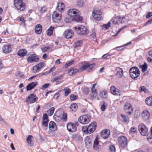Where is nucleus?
I'll return each mask as SVG.
<instances>
[{
    "label": "nucleus",
    "instance_id": "1",
    "mask_svg": "<svg viewBox=\"0 0 152 152\" xmlns=\"http://www.w3.org/2000/svg\"><path fill=\"white\" fill-rule=\"evenodd\" d=\"M13 4L17 10L20 11H24L26 7V4L23 0H14Z\"/></svg>",
    "mask_w": 152,
    "mask_h": 152
},
{
    "label": "nucleus",
    "instance_id": "2",
    "mask_svg": "<svg viewBox=\"0 0 152 152\" xmlns=\"http://www.w3.org/2000/svg\"><path fill=\"white\" fill-rule=\"evenodd\" d=\"M125 17L124 16H115L110 21L113 24H119L125 22Z\"/></svg>",
    "mask_w": 152,
    "mask_h": 152
},
{
    "label": "nucleus",
    "instance_id": "3",
    "mask_svg": "<svg viewBox=\"0 0 152 152\" xmlns=\"http://www.w3.org/2000/svg\"><path fill=\"white\" fill-rule=\"evenodd\" d=\"M129 72L130 77L133 79L138 77L140 75V70L137 67L135 66L131 68Z\"/></svg>",
    "mask_w": 152,
    "mask_h": 152
},
{
    "label": "nucleus",
    "instance_id": "4",
    "mask_svg": "<svg viewBox=\"0 0 152 152\" xmlns=\"http://www.w3.org/2000/svg\"><path fill=\"white\" fill-rule=\"evenodd\" d=\"M124 110L128 116H131L134 112V109L132 105L128 102L126 103L124 105Z\"/></svg>",
    "mask_w": 152,
    "mask_h": 152
},
{
    "label": "nucleus",
    "instance_id": "5",
    "mask_svg": "<svg viewBox=\"0 0 152 152\" xmlns=\"http://www.w3.org/2000/svg\"><path fill=\"white\" fill-rule=\"evenodd\" d=\"M75 28L76 32L80 35H86L88 33V31L87 28L85 26H83L75 27Z\"/></svg>",
    "mask_w": 152,
    "mask_h": 152
},
{
    "label": "nucleus",
    "instance_id": "6",
    "mask_svg": "<svg viewBox=\"0 0 152 152\" xmlns=\"http://www.w3.org/2000/svg\"><path fill=\"white\" fill-rule=\"evenodd\" d=\"M118 142L119 146L122 148L126 147L127 145V139L124 136H121L118 139Z\"/></svg>",
    "mask_w": 152,
    "mask_h": 152
},
{
    "label": "nucleus",
    "instance_id": "7",
    "mask_svg": "<svg viewBox=\"0 0 152 152\" xmlns=\"http://www.w3.org/2000/svg\"><path fill=\"white\" fill-rule=\"evenodd\" d=\"M78 123L75 122L74 123L69 122L67 124V127L68 130L72 132H74L77 130V126H78Z\"/></svg>",
    "mask_w": 152,
    "mask_h": 152
},
{
    "label": "nucleus",
    "instance_id": "8",
    "mask_svg": "<svg viewBox=\"0 0 152 152\" xmlns=\"http://www.w3.org/2000/svg\"><path fill=\"white\" fill-rule=\"evenodd\" d=\"M27 60L28 63H33L38 61L39 58L35 54H28L27 55Z\"/></svg>",
    "mask_w": 152,
    "mask_h": 152
},
{
    "label": "nucleus",
    "instance_id": "9",
    "mask_svg": "<svg viewBox=\"0 0 152 152\" xmlns=\"http://www.w3.org/2000/svg\"><path fill=\"white\" fill-rule=\"evenodd\" d=\"M91 119V117L88 115H84L79 118L78 120L79 122L83 124H88Z\"/></svg>",
    "mask_w": 152,
    "mask_h": 152
},
{
    "label": "nucleus",
    "instance_id": "10",
    "mask_svg": "<svg viewBox=\"0 0 152 152\" xmlns=\"http://www.w3.org/2000/svg\"><path fill=\"white\" fill-rule=\"evenodd\" d=\"M53 21L56 23H59L62 18V14L61 13H58L56 11L53 12L52 15Z\"/></svg>",
    "mask_w": 152,
    "mask_h": 152
},
{
    "label": "nucleus",
    "instance_id": "11",
    "mask_svg": "<svg viewBox=\"0 0 152 152\" xmlns=\"http://www.w3.org/2000/svg\"><path fill=\"white\" fill-rule=\"evenodd\" d=\"M95 65V64L94 63L90 64L89 63H87L83 64L81 67L79 68V70L80 72L86 69H87L88 72H90L92 71L93 68L94 67Z\"/></svg>",
    "mask_w": 152,
    "mask_h": 152
},
{
    "label": "nucleus",
    "instance_id": "12",
    "mask_svg": "<svg viewBox=\"0 0 152 152\" xmlns=\"http://www.w3.org/2000/svg\"><path fill=\"white\" fill-rule=\"evenodd\" d=\"M67 14L69 16L73 18L78 17L80 14V12L75 9L69 10L67 12Z\"/></svg>",
    "mask_w": 152,
    "mask_h": 152
},
{
    "label": "nucleus",
    "instance_id": "13",
    "mask_svg": "<svg viewBox=\"0 0 152 152\" xmlns=\"http://www.w3.org/2000/svg\"><path fill=\"white\" fill-rule=\"evenodd\" d=\"M92 15L94 18L97 20H99L102 19V12L100 10H96V9L93 10Z\"/></svg>",
    "mask_w": 152,
    "mask_h": 152
},
{
    "label": "nucleus",
    "instance_id": "14",
    "mask_svg": "<svg viewBox=\"0 0 152 152\" xmlns=\"http://www.w3.org/2000/svg\"><path fill=\"white\" fill-rule=\"evenodd\" d=\"M38 98L34 94H30L27 98H26V102H28L30 104L34 103L38 100Z\"/></svg>",
    "mask_w": 152,
    "mask_h": 152
},
{
    "label": "nucleus",
    "instance_id": "15",
    "mask_svg": "<svg viewBox=\"0 0 152 152\" xmlns=\"http://www.w3.org/2000/svg\"><path fill=\"white\" fill-rule=\"evenodd\" d=\"M139 131L142 135L145 136L148 134V129L144 124H141L139 125Z\"/></svg>",
    "mask_w": 152,
    "mask_h": 152
},
{
    "label": "nucleus",
    "instance_id": "16",
    "mask_svg": "<svg viewBox=\"0 0 152 152\" xmlns=\"http://www.w3.org/2000/svg\"><path fill=\"white\" fill-rule=\"evenodd\" d=\"M3 52L7 54L10 53L12 50V48L10 44H6L4 45L2 47Z\"/></svg>",
    "mask_w": 152,
    "mask_h": 152
},
{
    "label": "nucleus",
    "instance_id": "17",
    "mask_svg": "<svg viewBox=\"0 0 152 152\" xmlns=\"http://www.w3.org/2000/svg\"><path fill=\"white\" fill-rule=\"evenodd\" d=\"M97 126V124L96 122H93L91 123L88 126L89 134L93 133L96 129Z\"/></svg>",
    "mask_w": 152,
    "mask_h": 152
},
{
    "label": "nucleus",
    "instance_id": "18",
    "mask_svg": "<svg viewBox=\"0 0 152 152\" xmlns=\"http://www.w3.org/2000/svg\"><path fill=\"white\" fill-rule=\"evenodd\" d=\"M44 66V63L42 62L39 63L38 64L33 67L32 71L34 73L38 72Z\"/></svg>",
    "mask_w": 152,
    "mask_h": 152
},
{
    "label": "nucleus",
    "instance_id": "19",
    "mask_svg": "<svg viewBox=\"0 0 152 152\" xmlns=\"http://www.w3.org/2000/svg\"><path fill=\"white\" fill-rule=\"evenodd\" d=\"M49 120L47 114L45 113L43 115L42 125L43 126L46 127L48 126Z\"/></svg>",
    "mask_w": 152,
    "mask_h": 152
},
{
    "label": "nucleus",
    "instance_id": "20",
    "mask_svg": "<svg viewBox=\"0 0 152 152\" xmlns=\"http://www.w3.org/2000/svg\"><path fill=\"white\" fill-rule=\"evenodd\" d=\"M110 134V131L107 129H105L102 131L101 137L103 139H107L109 137Z\"/></svg>",
    "mask_w": 152,
    "mask_h": 152
},
{
    "label": "nucleus",
    "instance_id": "21",
    "mask_svg": "<svg viewBox=\"0 0 152 152\" xmlns=\"http://www.w3.org/2000/svg\"><path fill=\"white\" fill-rule=\"evenodd\" d=\"M74 35V32L72 30H67L64 33V36L66 38L70 39Z\"/></svg>",
    "mask_w": 152,
    "mask_h": 152
},
{
    "label": "nucleus",
    "instance_id": "22",
    "mask_svg": "<svg viewBox=\"0 0 152 152\" xmlns=\"http://www.w3.org/2000/svg\"><path fill=\"white\" fill-rule=\"evenodd\" d=\"M141 116L143 120L145 121L149 119L150 117L149 112L147 110H145L142 112Z\"/></svg>",
    "mask_w": 152,
    "mask_h": 152
},
{
    "label": "nucleus",
    "instance_id": "23",
    "mask_svg": "<svg viewBox=\"0 0 152 152\" xmlns=\"http://www.w3.org/2000/svg\"><path fill=\"white\" fill-rule=\"evenodd\" d=\"M116 73L115 75L118 78H121L124 75L123 71L122 69L119 67H117L115 69Z\"/></svg>",
    "mask_w": 152,
    "mask_h": 152
},
{
    "label": "nucleus",
    "instance_id": "24",
    "mask_svg": "<svg viewBox=\"0 0 152 152\" xmlns=\"http://www.w3.org/2000/svg\"><path fill=\"white\" fill-rule=\"evenodd\" d=\"M79 69H74L73 67L70 68L68 71L69 75L72 76L75 75L77 73L79 72Z\"/></svg>",
    "mask_w": 152,
    "mask_h": 152
},
{
    "label": "nucleus",
    "instance_id": "25",
    "mask_svg": "<svg viewBox=\"0 0 152 152\" xmlns=\"http://www.w3.org/2000/svg\"><path fill=\"white\" fill-rule=\"evenodd\" d=\"M49 128L52 131H55L57 129V127L56 123L53 121H50L49 125Z\"/></svg>",
    "mask_w": 152,
    "mask_h": 152
},
{
    "label": "nucleus",
    "instance_id": "26",
    "mask_svg": "<svg viewBox=\"0 0 152 152\" xmlns=\"http://www.w3.org/2000/svg\"><path fill=\"white\" fill-rule=\"evenodd\" d=\"M34 31L37 34H40L42 31V26L40 24H37L35 26Z\"/></svg>",
    "mask_w": 152,
    "mask_h": 152
},
{
    "label": "nucleus",
    "instance_id": "27",
    "mask_svg": "<svg viewBox=\"0 0 152 152\" xmlns=\"http://www.w3.org/2000/svg\"><path fill=\"white\" fill-rule=\"evenodd\" d=\"M34 137L31 135H28L26 138V141L28 145L30 146H33L34 144Z\"/></svg>",
    "mask_w": 152,
    "mask_h": 152
},
{
    "label": "nucleus",
    "instance_id": "28",
    "mask_svg": "<svg viewBox=\"0 0 152 152\" xmlns=\"http://www.w3.org/2000/svg\"><path fill=\"white\" fill-rule=\"evenodd\" d=\"M38 82L37 81L32 82L28 84L26 86V90L29 91L34 88L37 84Z\"/></svg>",
    "mask_w": 152,
    "mask_h": 152
},
{
    "label": "nucleus",
    "instance_id": "29",
    "mask_svg": "<svg viewBox=\"0 0 152 152\" xmlns=\"http://www.w3.org/2000/svg\"><path fill=\"white\" fill-rule=\"evenodd\" d=\"M65 8V5L64 4L61 2H58L57 4V6L56 7V9L62 12L64 10Z\"/></svg>",
    "mask_w": 152,
    "mask_h": 152
},
{
    "label": "nucleus",
    "instance_id": "30",
    "mask_svg": "<svg viewBox=\"0 0 152 152\" xmlns=\"http://www.w3.org/2000/svg\"><path fill=\"white\" fill-rule=\"evenodd\" d=\"M27 53V50L25 49H20L17 52L18 55L21 57H24L26 55Z\"/></svg>",
    "mask_w": 152,
    "mask_h": 152
},
{
    "label": "nucleus",
    "instance_id": "31",
    "mask_svg": "<svg viewBox=\"0 0 152 152\" xmlns=\"http://www.w3.org/2000/svg\"><path fill=\"white\" fill-rule=\"evenodd\" d=\"M110 91L112 94L115 95H119L120 91L117 90L116 88L114 86H112L110 88Z\"/></svg>",
    "mask_w": 152,
    "mask_h": 152
},
{
    "label": "nucleus",
    "instance_id": "32",
    "mask_svg": "<svg viewBox=\"0 0 152 152\" xmlns=\"http://www.w3.org/2000/svg\"><path fill=\"white\" fill-rule=\"evenodd\" d=\"M53 118L55 121H60L62 120V115H60L58 112H56L53 116Z\"/></svg>",
    "mask_w": 152,
    "mask_h": 152
},
{
    "label": "nucleus",
    "instance_id": "33",
    "mask_svg": "<svg viewBox=\"0 0 152 152\" xmlns=\"http://www.w3.org/2000/svg\"><path fill=\"white\" fill-rule=\"evenodd\" d=\"M121 116L122 119V122L124 123H127L129 122V118L131 116H128L127 115L126 116L124 114H121Z\"/></svg>",
    "mask_w": 152,
    "mask_h": 152
},
{
    "label": "nucleus",
    "instance_id": "34",
    "mask_svg": "<svg viewBox=\"0 0 152 152\" xmlns=\"http://www.w3.org/2000/svg\"><path fill=\"white\" fill-rule=\"evenodd\" d=\"M85 145L86 146H90L91 145V140L89 136H87L85 138Z\"/></svg>",
    "mask_w": 152,
    "mask_h": 152
},
{
    "label": "nucleus",
    "instance_id": "35",
    "mask_svg": "<svg viewBox=\"0 0 152 152\" xmlns=\"http://www.w3.org/2000/svg\"><path fill=\"white\" fill-rule=\"evenodd\" d=\"M99 96L102 99H106L107 97V94L105 91L102 90L100 92Z\"/></svg>",
    "mask_w": 152,
    "mask_h": 152
},
{
    "label": "nucleus",
    "instance_id": "36",
    "mask_svg": "<svg viewBox=\"0 0 152 152\" xmlns=\"http://www.w3.org/2000/svg\"><path fill=\"white\" fill-rule=\"evenodd\" d=\"M96 83L94 84L93 86L92 87V88L91 89V91L92 93L93 94V95H91V97L92 99L94 98V95H96L97 94V91L96 89H95V86H96Z\"/></svg>",
    "mask_w": 152,
    "mask_h": 152
},
{
    "label": "nucleus",
    "instance_id": "37",
    "mask_svg": "<svg viewBox=\"0 0 152 152\" xmlns=\"http://www.w3.org/2000/svg\"><path fill=\"white\" fill-rule=\"evenodd\" d=\"M99 142L97 138H96L94 142L93 148L95 150H97L99 149Z\"/></svg>",
    "mask_w": 152,
    "mask_h": 152
},
{
    "label": "nucleus",
    "instance_id": "38",
    "mask_svg": "<svg viewBox=\"0 0 152 152\" xmlns=\"http://www.w3.org/2000/svg\"><path fill=\"white\" fill-rule=\"evenodd\" d=\"M146 104L150 106H152V96H150L147 98L145 100Z\"/></svg>",
    "mask_w": 152,
    "mask_h": 152
},
{
    "label": "nucleus",
    "instance_id": "39",
    "mask_svg": "<svg viewBox=\"0 0 152 152\" xmlns=\"http://www.w3.org/2000/svg\"><path fill=\"white\" fill-rule=\"evenodd\" d=\"M55 27L50 26L47 31V34L48 35L51 36L53 34V31Z\"/></svg>",
    "mask_w": 152,
    "mask_h": 152
},
{
    "label": "nucleus",
    "instance_id": "40",
    "mask_svg": "<svg viewBox=\"0 0 152 152\" xmlns=\"http://www.w3.org/2000/svg\"><path fill=\"white\" fill-rule=\"evenodd\" d=\"M51 48V46H47V47L43 46L41 48V49L42 52H45L50 50Z\"/></svg>",
    "mask_w": 152,
    "mask_h": 152
},
{
    "label": "nucleus",
    "instance_id": "41",
    "mask_svg": "<svg viewBox=\"0 0 152 152\" xmlns=\"http://www.w3.org/2000/svg\"><path fill=\"white\" fill-rule=\"evenodd\" d=\"M63 90L64 91V95L66 96H68L71 92V90L67 87H65Z\"/></svg>",
    "mask_w": 152,
    "mask_h": 152
},
{
    "label": "nucleus",
    "instance_id": "42",
    "mask_svg": "<svg viewBox=\"0 0 152 152\" xmlns=\"http://www.w3.org/2000/svg\"><path fill=\"white\" fill-rule=\"evenodd\" d=\"M77 105L75 103L72 104L70 106V108L73 111H75L77 108Z\"/></svg>",
    "mask_w": 152,
    "mask_h": 152
},
{
    "label": "nucleus",
    "instance_id": "43",
    "mask_svg": "<svg viewBox=\"0 0 152 152\" xmlns=\"http://www.w3.org/2000/svg\"><path fill=\"white\" fill-rule=\"evenodd\" d=\"M55 110V108L54 107H52L49 110H48L47 111V113L48 114V115L49 116H51L52 115H53V114L54 113V111Z\"/></svg>",
    "mask_w": 152,
    "mask_h": 152
},
{
    "label": "nucleus",
    "instance_id": "44",
    "mask_svg": "<svg viewBox=\"0 0 152 152\" xmlns=\"http://www.w3.org/2000/svg\"><path fill=\"white\" fill-rule=\"evenodd\" d=\"M139 91L140 92H144L145 93H147L148 92V91L146 88L144 86H142L139 88Z\"/></svg>",
    "mask_w": 152,
    "mask_h": 152
},
{
    "label": "nucleus",
    "instance_id": "45",
    "mask_svg": "<svg viewBox=\"0 0 152 152\" xmlns=\"http://www.w3.org/2000/svg\"><path fill=\"white\" fill-rule=\"evenodd\" d=\"M140 67L142 68V72H144L147 70L148 66L146 63H145L144 64L140 65Z\"/></svg>",
    "mask_w": 152,
    "mask_h": 152
},
{
    "label": "nucleus",
    "instance_id": "46",
    "mask_svg": "<svg viewBox=\"0 0 152 152\" xmlns=\"http://www.w3.org/2000/svg\"><path fill=\"white\" fill-rule=\"evenodd\" d=\"M82 130L83 132L86 134H89V132H88V126L87 127L86 126H83L82 128Z\"/></svg>",
    "mask_w": 152,
    "mask_h": 152
},
{
    "label": "nucleus",
    "instance_id": "47",
    "mask_svg": "<svg viewBox=\"0 0 152 152\" xmlns=\"http://www.w3.org/2000/svg\"><path fill=\"white\" fill-rule=\"evenodd\" d=\"M75 61L74 60L69 61L67 63H66L64 65L65 68H67L68 67L70 66L74 63Z\"/></svg>",
    "mask_w": 152,
    "mask_h": 152
},
{
    "label": "nucleus",
    "instance_id": "48",
    "mask_svg": "<svg viewBox=\"0 0 152 152\" xmlns=\"http://www.w3.org/2000/svg\"><path fill=\"white\" fill-rule=\"evenodd\" d=\"M76 4L79 7H82L84 4V2L82 0H77Z\"/></svg>",
    "mask_w": 152,
    "mask_h": 152
},
{
    "label": "nucleus",
    "instance_id": "49",
    "mask_svg": "<svg viewBox=\"0 0 152 152\" xmlns=\"http://www.w3.org/2000/svg\"><path fill=\"white\" fill-rule=\"evenodd\" d=\"M107 104L104 102H102V104L101 105V110L102 111H104L106 109V107L107 106Z\"/></svg>",
    "mask_w": 152,
    "mask_h": 152
},
{
    "label": "nucleus",
    "instance_id": "50",
    "mask_svg": "<svg viewBox=\"0 0 152 152\" xmlns=\"http://www.w3.org/2000/svg\"><path fill=\"white\" fill-rule=\"evenodd\" d=\"M90 89L87 87H84L83 90V93L85 94H88L89 92Z\"/></svg>",
    "mask_w": 152,
    "mask_h": 152
},
{
    "label": "nucleus",
    "instance_id": "51",
    "mask_svg": "<svg viewBox=\"0 0 152 152\" xmlns=\"http://www.w3.org/2000/svg\"><path fill=\"white\" fill-rule=\"evenodd\" d=\"M82 43V42L81 40L77 41L74 43V45L75 47H77L80 46Z\"/></svg>",
    "mask_w": 152,
    "mask_h": 152
},
{
    "label": "nucleus",
    "instance_id": "52",
    "mask_svg": "<svg viewBox=\"0 0 152 152\" xmlns=\"http://www.w3.org/2000/svg\"><path fill=\"white\" fill-rule=\"evenodd\" d=\"M50 85L49 83H45L42 86L41 88L42 90H44L48 88Z\"/></svg>",
    "mask_w": 152,
    "mask_h": 152
},
{
    "label": "nucleus",
    "instance_id": "53",
    "mask_svg": "<svg viewBox=\"0 0 152 152\" xmlns=\"http://www.w3.org/2000/svg\"><path fill=\"white\" fill-rule=\"evenodd\" d=\"M67 119V115L66 113H64L62 115V120L64 121H66Z\"/></svg>",
    "mask_w": 152,
    "mask_h": 152
},
{
    "label": "nucleus",
    "instance_id": "54",
    "mask_svg": "<svg viewBox=\"0 0 152 152\" xmlns=\"http://www.w3.org/2000/svg\"><path fill=\"white\" fill-rule=\"evenodd\" d=\"M123 47L124 46H121L119 47H116L115 48H114L113 49H115L117 50L120 51L124 49Z\"/></svg>",
    "mask_w": 152,
    "mask_h": 152
},
{
    "label": "nucleus",
    "instance_id": "55",
    "mask_svg": "<svg viewBox=\"0 0 152 152\" xmlns=\"http://www.w3.org/2000/svg\"><path fill=\"white\" fill-rule=\"evenodd\" d=\"M110 25L111 23L109 22L107 24L103 25V27L107 29H108V28L110 27Z\"/></svg>",
    "mask_w": 152,
    "mask_h": 152
},
{
    "label": "nucleus",
    "instance_id": "56",
    "mask_svg": "<svg viewBox=\"0 0 152 152\" xmlns=\"http://www.w3.org/2000/svg\"><path fill=\"white\" fill-rule=\"evenodd\" d=\"M137 129L134 127H132L130 129V133H133L136 132Z\"/></svg>",
    "mask_w": 152,
    "mask_h": 152
},
{
    "label": "nucleus",
    "instance_id": "57",
    "mask_svg": "<svg viewBox=\"0 0 152 152\" xmlns=\"http://www.w3.org/2000/svg\"><path fill=\"white\" fill-rule=\"evenodd\" d=\"M70 99L71 100L74 101L77 99V97L74 94H72L70 96Z\"/></svg>",
    "mask_w": 152,
    "mask_h": 152
},
{
    "label": "nucleus",
    "instance_id": "58",
    "mask_svg": "<svg viewBox=\"0 0 152 152\" xmlns=\"http://www.w3.org/2000/svg\"><path fill=\"white\" fill-rule=\"evenodd\" d=\"M78 16V17H75L76 20L78 22H82L83 19V17L79 16Z\"/></svg>",
    "mask_w": 152,
    "mask_h": 152
},
{
    "label": "nucleus",
    "instance_id": "59",
    "mask_svg": "<svg viewBox=\"0 0 152 152\" xmlns=\"http://www.w3.org/2000/svg\"><path fill=\"white\" fill-rule=\"evenodd\" d=\"M110 149L112 152H115V148L113 145H111L110 147Z\"/></svg>",
    "mask_w": 152,
    "mask_h": 152
},
{
    "label": "nucleus",
    "instance_id": "60",
    "mask_svg": "<svg viewBox=\"0 0 152 152\" xmlns=\"http://www.w3.org/2000/svg\"><path fill=\"white\" fill-rule=\"evenodd\" d=\"M16 76L21 77L24 76V74L20 73L19 72H18L16 73Z\"/></svg>",
    "mask_w": 152,
    "mask_h": 152
},
{
    "label": "nucleus",
    "instance_id": "61",
    "mask_svg": "<svg viewBox=\"0 0 152 152\" xmlns=\"http://www.w3.org/2000/svg\"><path fill=\"white\" fill-rule=\"evenodd\" d=\"M47 10V8L46 7H42L41 9V12H44L46 11Z\"/></svg>",
    "mask_w": 152,
    "mask_h": 152
},
{
    "label": "nucleus",
    "instance_id": "62",
    "mask_svg": "<svg viewBox=\"0 0 152 152\" xmlns=\"http://www.w3.org/2000/svg\"><path fill=\"white\" fill-rule=\"evenodd\" d=\"M64 76V75H61L60 76L56 77V79L57 80H61L62 79Z\"/></svg>",
    "mask_w": 152,
    "mask_h": 152
},
{
    "label": "nucleus",
    "instance_id": "63",
    "mask_svg": "<svg viewBox=\"0 0 152 152\" xmlns=\"http://www.w3.org/2000/svg\"><path fill=\"white\" fill-rule=\"evenodd\" d=\"M148 140L150 143H152V136L151 134L148 138Z\"/></svg>",
    "mask_w": 152,
    "mask_h": 152
},
{
    "label": "nucleus",
    "instance_id": "64",
    "mask_svg": "<svg viewBox=\"0 0 152 152\" xmlns=\"http://www.w3.org/2000/svg\"><path fill=\"white\" fill-rule=\"evenodd\" d=\"M152 22V19H151L147 21L145 24L144 26H145L148 24H151Z\"/></svg>",
    "mask_w": 152,
    "mask_h": 152
}]
</instances>
